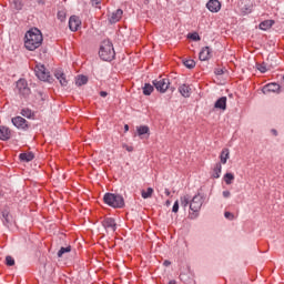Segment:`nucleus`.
<instances>
[{
    "instance_id": "obj_12",
    "label": "nucleus",
    "mask_w": 284,
    "mask_h": 284,
    "mask_svg": "<svg viewBox=\"0 0 284 284\" xmlns=\"http://www.w3.org/2000/svg\"><path fill=\"white\" fill-rule=\"evenodd\" d=\"M263 94H268V92H282L281 85L278 83H268L262 89Z\"/></svg>"
},
{
    "instance_id": "obj_18",
    "label": "nucleus",
    "mask_w": 284,
    "mask_h": 284,
    "mask_svg": "<svg viewBox=\"0 0 284 284\" xmlns=\"http://www.w3.org/2000/svg\"><path fill=\"white\" fill-rule=\"evenodd\" d=\"M214 108H216L217 110H227V98L222 97L217 99L214 104Z\"/></svg>"
},
{
    "instance_id": "obj_13",
    "label": "nucleus",
    "mask_w": 284,
    "mask_h": 284,
    "mask_svg": "<svg viewBox=\"0 0 284 284\" xmlns=\"http://www.w3.org/2000/svg\"><path fill=\"white\" fill-rule=\"evenodd\" d=\"M12 131L8 126H0V141H10Z\"/></svg>"
},
{
    "instance_id": "obj_8",
    "label": "nucleus",
    "mask_w": 284,
    "mask_h": 284,
    "mask_svg": "<svg viewBox=\"0 0 284 284\" xmlns=\"http://www.w3.org/2000/svg\"><path fill=\"white\" fill-rule=\"evenodd\" d=\"M102 226L106 232H116V221L113 217H105L102 221Z\"/></svg>"
},
{
    "instance_id": "obj_20",
    "label": "nucleus",
    "mask_w": 284,
    "mask_h": 284,
    "mask_svg": "<svg viewBox=\"0 0 284 284\" xmlns=\"http://www.w3.org/2000/svg\"><path fill=\"white\" fill-rule=\"evenodd\" d=\"M2 223L6 227H10L12 225V215L8 211L2 212Z\"/></svg>"
},
{
    "instance_id": "obj_7",
    "label": "nucleus",
    "mask_w": 284,
    "mask_h": 284,
    "mask_svg": "<svg viewBox=\"0 0 284 284\" xmlns=\"http://www.w3.org/2000/svg\"><path fill=\"white\" fill-rule=\"evenodd\" d=\"M34 72L40 81L50 82V72L45 71V65H37Z\"/></svg>"
},
{
    "instance_id": "obj_22",
    "label": "nucleus",
    "mask_w": 284,
    "mask_h": 284,
    "mask_svg": "<svg viewBox=\"0 0 284 284\" xmlns=\"http://www.w3.org/2000/svg\"><path fill=\"white\" fill-rule=\"evenodd\" d=\"M275 21L274 20H264L260 23L258 28L260 30H270L272 26H274Z\"/></svg>"
},
{
    "instance_id": "obj_23",
    "label": "nucleus",
    "mask_w": 284,
    "mask_h": 284,
    "mask_svg": "<svg viewBox=\"0 0 284 284\" xmlns=\"http://www.w3.org/2000/svg\"><path fill=\"white\" fill-rule=\"evenodd\" d=\"M138 136H143L148 134L150 136V126L148 125H141L136 128Z\"/></svg>"
},
{
    "instance_id": "obj_17",
    "label": "nucleus",
    "mask_w": 284,
    "mask_h": 284,
    "mask_svg": "<svg viewBox=\"0 0 284 284\" xmlns=\"http://www.w3.org/2000/svg\"><path fill=\"white\" fill-rule=\"evenodd\" d=\"M123 17V10L118 9L114 12L111 13V17L109 18L110 23H118V21H121V18Z\"/></svg>"
},
{
    "instance_id": "obj_45",
    "label": "nucleus",
    "mask_w": 284,
    "mask_h": 284,
    "mask_svg": "<svg viewBox=\"0 0 284 284\" xmlns=\"http://www.w3.org/2000/svg\"><path fill=\"white\" fill-rule=\"evenodd\" d=\"M272 132H273V134H274L275 136L278 135V132H277L276 130L273 129Z\"/></svg>"
},
{
    "instance_id": "obj_33",
    "label": "nucleus",
    "mask_w": 284,
    "mask_h": 284,
    "mask_svg": "<svg viewBox=\"0 0 284 284\" xmlns=\"http://www.w3.org/2000/svg\"><path fill=\"white\" fill-rule=\"evenodd\" d=\"M190 203H191L190 196L184 195L181 197L182 207H187V205H190Z\"/></svg>"
},
{
    "instance_id": "obj_9",
    "label": "nucleus",
    "mask_w": 284,
    "mask_h": 284,
    "mask_svg": "<svg viewBox=\"0 0 284 284\" xmlns=\"http://www.w3.org/2000/svg\"><path fill=\"white\" fill-rule=\"evenodd\" d=\"M11 123L14 128H18V130H28V121L21 116L12 118Z\"/></svg>"
},
{
    "instance_id": "obj_34",
    "label": "nucleus",
    "mask_w": 284,
    "mask_h": 284,
    "mask_svg": "<svg viewBox=\"0 0 284 284\" xmlns=\"http://www.w3.org/2000/svg\"><path fill=\"white\" fill-rule=\"evenodd\" d=\"M6 265H8V267L14 266V257L8 255V256L6 257Z\"/></svg>"
},
{
    "instance_id": "obj_31",
    "label": "nucleus",
    "mask_w": 284,
    "mask_h": 284,
    "mask_svg": "<svg viewBox=\"0 0 284 284\" xmlns=\"http://www.w3.org/2000/svg\"><path fill=\"white\" fill-rule=\"evenodd\" d=\"M183 65H185V68L189 70H193V68H196V62L192 59L183 60Z\"/></svg>"
},
{
    "instance_id": "obj_24",
    "label": "nucleus",
    "mask_w": 284,
    "mask_h": 284,
    "mask_svg": "<svg viewBox=\"0 0 284 284\" xmlns=\"http://www.w3.org/2000/svg\"><path fill=\"white\" fill-rule=\"evenodd\" d=\"M227 159H230V149H224L221 152L220 161L223 163V165H225V163H227Z\"/></svg>"
},
{
    "instance_id": "obj_46",
    "label": "nucleus",
    "mask_w": 284,
    "mask_h": 284,
    "mask_svg": "<svg viewBox=\"0 0 284 284\" xmlns=\"http://www.w3.org/2000/svg\"><path fill=\"white\" fill-rule=\"evenodd\" d=\"M165 194H166V196H170V190L169 189H165Z\"/></svg>"
},
{
    "instance_id": "obj_38",
    "label": "nucleus",
    "mask_w": 284,
    "mask_h": 284,
    "mask_svg": "<svg viewBox=\"0 0 284 284\" xmlns=\"http://www.w3.org/2000/svg\"><path fill=\"white\" fill-rule=\"evenodd\" d=\"M172 212H174V214H176V212H179V201H175L172 207Z\"/></svg>"
},
{
    "instance_id": "obj_50",
    "label": "nucleus",
    "mask_w": 284,
    "mask_h": 284,
    "mask_svg": "<svg viewBox=\"0 0 284 284\" xmlns=\"http://www.w3.org/2000/svg\"><path fill=\"white\" fill-rule=\"evenodd\" d=\"M172 92H174V88H172Z\"/></svg>"
},
{
    "instance_id": "obj_29",
    "label": "nucleus",
    "mask_w": 284,
    "mask_h": 284,
    "mask_svg": "<svg viewBox=\"0 0 284 284\" xmlns=\"http://www.w3.org/2000/svg\"><path fill=\"white\" fill-rule=\"evenodd\" d=\"M70 252H72V246H67V247H61L59 251H58V258H61V257H63V254H68V253H70Z\"/></svg>"
},
{
    "instance_id": "obj_35",
    "label": "nucleus",
    "mask_w": 284,
    "mask_h": 284,
    "mask_svg": "<svg viewBox=\"0 0 284 284\" xmlns=\"http://www.w3.org/2000/svg\"><path fill=\"white\" fill-rule=\"evenodd\" d=\"M13 7L16 10H21L23 8V3L21 0H13Z\"/></svg>"
},
{
    "instance_id": "obj_42",
    "label": "nucleus",
    "mask_w": 284,
    "mask_h": 284,
    "mask_svg": "<svg viewBox=\"0 0 284 284\" xmlns=\"http://www.w3.org/2000/svg\"><path fill=\"white\" fill-rule=\"evenodd\" d=\"M100 97H102V98L108 97V92H106V91H101V92H100Z\"/></svg>"
},
{
    "instance_id": "obj_40",
    "label": "nucleus",
    "mask_w": 284,
    "mask_h": 284,
    "mask_svg": "<svg viewBox=\"0 0 284 284\" xmlns=\"http://www.w3.org/2000/svg\"><path fill=\"white\" fill-rule=\"evenodd\" d=\"M215 74L217 75V77H221V74H224V71H223V69H215Z\"/></svg>"
},
{
    "instance_id": "obj_48",
    "label": "nucleus",
    "mask_w": 284,
    "mask_h": 284,
    "mask_svg": "<svg viewBox=\"0 0 284 284\" xmlns=\"http://www.w3.org/2000/svg\"><path fill=\"white\" fill-rule=\"evenodd\" d=\"M170 203H171L170 200H168V201H166V205H170Z\"/></svg>"
},
{
    "instance_id": "obj_30",
    "label": "nucleus",
    "mask_w": 284,
    "mask_h": 284,
    "mask_svg": "<svg viewBox=\"0 0 284 284\" xmlns=\"http://www.w3.org/2000/svg\"><path fill=\"white\" fill-rule=\"evenodd\" d=\"M223 179L226 185H232V183L234 182V173H225Z\"/></svg>"
},
{
    "instance_id": "obj_36",
    "label": "nucleus",
    "mask_w": 284,
    "mask_h": 284,
    "mask_svg": "<svg viewBox=\"0 0 284 284\" xmlns=\"http://www.w3.org/2000/svg\"><path fill=\"white\" fill-rule=\"evenodd\" d=\"M189 39H192V41H201V36H199L196 32L190 33Z\"/></svg>"
},
{
    "instance_id": "obj_47",
    "label": "nucleus",
    "mask_w": 284,
    "mask_h": 284,
    "mask_svg": "<svg viewBox=\"0 0 284 284\" xmlns=\"http://www.w3.org/2000/svg\"><path fill=\"white\" fill-rule=\"evenodd\" d=\"M169 284H176V282L174 280H171Z\"/></svg>"
},
{
    "instance_id": "obj_1",
    "label": "nucleus",
    "mask_w": 284,
    "mask_h": 284,
    "mask_svg": "<svg viewBox=\"0 0 284 284\" xmlns=\"http://www.w3.org/2000/svg\"><path fill=\"white\" fill-rule=\"evenodd\" d=\"M43 43V34L39 29H31L24 36V48L33 52L37 48H41Z\"/></svg>"
},
{
    "instance_id": "obj_21",
    "label": "nucleus",
    "mask_w": 284,
    "mask_h": 284,
    "mask_svg": "<svg viewBox=\"0 0 284 284\" xmlns=\"http://www.w3.org/2000/svg\"><path fill=\"white\" fill-rule=\"evenodd\" d=\"M20 161H23L24 163H30V161L34 160V153L29 152V153H21L19 155Z\"/></svg>"
},
{
    "instance_id": "obj_2",
    "label": "nucleus",
    "mask_w": 284,
    "mask_h": 284,
    "mask_svg": "<svg viewBox=\"0 0 284 284\" xmlns=\"http://www.w3.org/2000/svg\"><path fill=\"white\" fill-rule=\"evenodd\" d=\"M99 57L102 61H112L116 53L114 52V45L110 40H104L99 50Z\"/></svg>"
},
{
    "instance_id": "obj_27",
    "label": "nucleus",
    "mask_w": 284,
    "mask_h": 284,
    "mask_svg": "<svg viewBox=\"0 0 284 284\" xmlns=\"http://www.w3.org/2000/svg\"><path fill=\"white\" fill-rule=\"evenodd\" d=\"M88 83V77L87 75H78L75 84L81 88V85H85Z\"/></svg>"
},
{
    "instance_id": "obj_26",
    "label": "nucleus",
    "mask_w": 284,
    "mask_h": 284,
    "mask_svg": "<svg viewBox=\"0 0 284 284\" xmlns=\"http://www.w3.org/2000/svg\"><path fill=\"white\" fill-rule=\"evenodd\" d=\"M142 90H143L144 97H150V94L154 92V85L150 83H145Z\"/></svg>"
},
{
    "instance_id": "obj_15",
    "label": "nucleus",
    "mask_w": 284,
    "mask_h": 284,
    "mask_svg": "<svg viewBox=\"0 0 284 284\" xmlns=\"http://www.w3.org/2000/svg\"><path fill=\"white\" fill-rule=\"evenodd\" d=\"M54 77L60 82V85L65 87L68 85V79L65 78V73L62 70H55Z\"/></svg>"
},
{
    "instance_id": "obj_5",
    "label": "nucleus",
    "mask_w": 284,
    "mask_h": 284,
    "mask_svg": "<svg viewBox=\"0 0 284 284\" xmlns=\"http://www.w3.org/2000/svg\"><path fill=\"white\" fill-rule=\"evenodd\" d=\"M203 195L201 193L194 195L190 202V211L195 213L200 212L201 207H203Z\"/></svg>"
},
{
    "instance_id": "obj_43",
    "label": "nucleus",
    "mask_w": 284,
    "mask_h": 284,
    "mask_svg": "<svg viewBox=\"0 0 284 284\" xmlns=\"http://www.w3.org/2000/svg\"><path fill=\"white\" fill-rule=\"evenodd\" d=\"M163 265H164L165 267H169V265H172V263L166 260V261H164Z\"/></svg>"
},
{
    "instance_id": "obj_6",
    "label": "nucleus",
    "mask_w": 284,
    "mask_h": 284,
    "mask_svg": "<svg viewBox=\"0 0 284 284\" xmlns=\"http://www.w3.org/2000/svg\"><path fill=\"white\" fill-rule=\"evenodd\" d=\"M19 94H21V97H30V89L28 88V81H26V79H20L17 81V85H16Z\"/></svg>"
},
{
    "instance_id": "obj_39",
    "label": "nucleus",
    "mask_w": 284,
    "mask_h": 284,
    "mask_svg": "<svg viewBox=\"0 0 284 284\" xmlns=\"http://www.w3.org/2000/svg\"><path fill=\"white\" fill-rule=\"evenodd\" d=\"M123 148L126 150V152H134V148L130 146L128 144H123Z\"/></svg>"
},
{
    "instance_id": "obj_49",
    "label": "nucleus",
    "mask_w": 284,
    "mask_h": 284,
    "mask_svg": "<svg viewBox=\"0 0 284 284\" xmlns=\"http://www.w3.org/2000/svg\"><path fill=\"white\" fill-rule=\"evenodd\" d=\"M93 1H95V3H99V0H93Z\"/></svg>"
},
{
    "instance_id": "obj_3",
    "label": "nucleus",
    "mask_w": 284,
    "mask_h": 284,
    "mask_svg": "<svg viewBox=\"0 0 284 284\" xmlns=\"http://www.w3.org/2000/svg\"><path fill=\"white\" fill-rule=\"evenodd\" d=\"M103 201L110 207H114L119 210L125 207V200L120 194L105 193L103 196Z\"/></svg>"
},
{
    "instance_id": "obj_44",
    "label": "nucleus",
    "mask_w": 284,
    "mask_h": 284,
    "mask_svg": "<svg viewBox=\"0 0 284 284\" xmlns=\"http://www.w3.org/2000/svg\"><path fill=\"white\" fill-rule=\"evenodd\" d=\"M130 130V125L125 124L124 125V131L128 132Z\"/></svg>"
},
{
    "instance_id": "obj_41",
    "label": "nucleus",
    "mask_w": 284,
    "mask_h": 284,
    "mask_svg": "<svg viewBox=\"0 0 284 284\" xmlns=\"http://www.w3.org/2000/svg\"><path fill=\"white\" fill-rule=\"evenodd\" d=\"M222 194H223L224 199H230L232 193H230V191H223Z\"/></svg>"
},
{
    "instance_id": "obj_4",
    "label": "nucleus",
    "mask_w": 284,
    "mask_h": 284,
    "mask_svg": "<svg viewBox=\"0 0 284 284\" xmlns=\"http://www.w3.org/2000/svg\"><path fill=\"white\" fill-rule=\"evenodd\" d=\"M153 85L158 92L165 94V92H168L170 89V79L160 77L159 79L153 80Z\"/></svg>"
},
{
    "instance_id": "obj_19",
    "label": "nucleus",
    "mask_w": 284,
    "mask_h": 284,
    "mask_svg": "<svg viewBox=\"0 0 284 284\" xmlns=\"http://www.w3.org/2000/svg\"><path fill=\"white\" fill-rule=\"evenodd\" d=\"M272 68H274V65L267 63V62H262V63H256V69L262 73L265 74V72H267V70H272Z\"/></svg>"
},
{
    "instance_id": "obj_16",
    "label": "nucleus",
    "mask_w": 284,
    "mask_h": 284,
    "mask_svg": "<svg viewBox=\"0 0 284 284\" xmlns=\"http://www.w3.org/2000/svg\"><path fill=\"white\" fill-rule=\"evenodd\" d=\"M179 92L182 97H184V99H190L192 94V88H190L187 84H182L179 87Z\"/></svg>"
},
{
    "instance_id": "obj_10",
    "label": "nucleus",
    "mask_w": 284,
    "mask_h": 284,
    "mask_svg": "<svg viewBox=\"0 0 284 284\" xmlns=\"http://www.w3.org/2000/svg\"><path fill=\"white\" fill-rule=\"evenodd\" d=\"M69 28H70L71 32H77V30H79V28H81V20L79 19V17L72 16L69 19Z\"/></svg>"
},
{
    "instance_id": "obj_14",
    "label": "nucleus",
    "mask_w": 284,
    "mask_h": 284,
    "mask_svg": "<svg viewBox=\"0 0 284 284\" xmlns=\"http://www.w3.org/2000/svg\"><path fill=\"white\" fill-rule=\"evenodd\" d=\"M206 8L210 10V12H220L221 2L219 0H209Z\"/></svg>"
},
{
    "instance_id": "obj_28",
    "label": "nucleus",
    "mask_w": 284,
    "mask_h": 284,
    "mask_svg": "<svg viewBox=\"0 0 284 284\" xmlns=\"http://www.w3.org/2000/svg\"><path fill=\"white\" fill-rule=\"evenodd\" d=\"M141 194L142 199H152V194H154V189L148 187L146 191L142 190Z\"/></svg>"
},
{
    "instance_id": "obj_32",
    "label": "nucleus",
    "mask_w": 284,
    "mask_h": 284,
    "mask_svg": "<svg viewBox=\"0 0 284 284\" xmlns=\"http://www.w3.org/2000/svg\"><path fill=\"white\" fill-rule=\"evenodd\" d=\"M21 114L26 116L27 119H32L34 116V113H32V110L26 108L21 110Z\"/></svg>"
},
{
    "instance_id": "obj_37",
    "label": "nucleus",
    "mask_w": 284,
    "mask_h": 284,
    "mask_svg": "<svg viewBox=\"0 0 284 284\" xmlns=\"http://www.w3.org/2000/svg\"><path fill=\"white\" fill-rule=\"evenodd\" d=\"M224 216H225V219H227L229 221H234V213H232V212L226 211V212L224 213Z\"/></svg>"
},
{
    "instance_id": "obj_25",
    "label": "nucleus",
    "mask_w": 284,
    "mask_h": 284,
    "mask_svg": "<svg viewBox=\"0 0 284 284\" xmlns=\"http://www.w3.org/2000/svg\"><path fill=\"white\" fill-rule=\"evenodd\" d=\"M221 170H223V166L221 162H217L213 169V179H221Z\"/></svg>"
},
{
    "instance_id": "obj_11",
    "label": "nucleus",
    "mask_w": 284,
    "mask_h": 284,
    "mask_svg": "<svg viewBox=\"0 0 284 284\" xmlns=\"http://www.w3.org/2000/svg\"><path fill=\"white\" fill-rule=\"evenodd\" d=\"M199 59L200 61H210V59H212V49H210V47L202 48Z\"/></svg>"
}]
</instances>
